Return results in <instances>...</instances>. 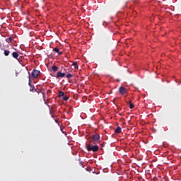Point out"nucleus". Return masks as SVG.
Segmentation results:
<instances>
[{
  "instance_id": "nucleus-12",
  "label": "nucleus",
  "mask_w": 181,
  "mask_h": 181,
  "mask_svg": "<svg viewBox=\"0 0 181 181\" xmlns=\"http://www.w3.org/2000/svg\"><path fill=\"white\" fill-rule=\"evenodd\" d=\"M52 69L53 71H57L59 70V67H57L56 66H52Z\"/></svg>"
},
{
  "instance_id": "nucleus-4",
  "label": "nucleus",
  "mask_w": 181,
  "mask_h": 181,
  "mask_svg": "<svg viewBox=\"0 0 181 181\" xmlns=\"http://www.w3.org/2000/svg\"><path fill=\"white\" fill-rule=\"evenodd\" d=\"M119 93L122 95H124V94H127L128 93V90H127V88H124L123 86H120L119 88Z\"/></svg>"
},
{
  "instance_id": "nucleus-10",
  "label": "nucleus",
  "mask_w": 181,
  "mask_h": 181,
  "mask_svg": "<svg viewBox=\"0 0 181 181\" xmlns=\"http://www.w3.org/2000/svg\"><path fill=\"white\" fill-rule=\"evenodd\" d=\"M10 53H11V51L8 49H4V56H9Z\"/></svg>"
},
{
  "instance_id": "nucleus-11",
  "label": "nucleus",
  "mask_w": 181,
  "mask_h": 181,
  "mask_svg": "<svg viewBox=\"0 0 181 181\" xmlns=\"http://www.w3.org/2000/svg\"><path fill=\"white\" fill-rule=\"evenodd\" d=\"M72 66H74L75 67V69H78V64L77 63V62H74L72 64Z\"/></svg>"
},
{
  "instance_id": "nucleus-14",
  "label": "nucleus",
  "mask_w": 181,
  "mask_h": 181,
  "mask_svg": "<svg viewBox=\"0 0 181 181\" xmlns=\"http://www.w3.org/2000/svg\"><path fill=\"white\" fill-rule=\"evenodd\" d=\"M129 105L130 110H132V108H134V105H133L132 102L129 101Z\"/></svg>"
},
{
  "instance_id": "nucleus-3",
  "label": "nucleus",
  "mask_w": 181,
  "mask_h": 181,
  "mask_svg": "<svg viewBox=\"0 0 181 181\" xmlns=\"http://www.w3.org/2000/svg\"><path fill=\"white\" fill-rule=\"evenodd\" d=\"M39 74H40V71L33 69L31 73V77H33V78H37V77H39Z\"/></svg>"
},
{
  "instance_id": "nucleus-9",
  "label": "nucleus",
  "mask_w": 181,
  "mask_h": 181,
  "mask_svg": "<svg viewBox=\"0 0 181 181\" xmlns=\"http://www.w3.org/2000/svg\"><path fill=\"white\" fill-rule=\"evenodd\" d=\"M122 129L118 126L115 130V134H121Z\"/></svg>"
},
{
  "instance_id": "nucleus-5",
  "label": "nucleus",
  "mask_w": 181,
  "mask_h": 181,
  "mask_svg": "<svg viewBox=\"0 0 181 181\" xmlns=\"http://www.w3.org/2000/svg\"><path fill=\"white\" fill-rule=\"evenodd\" d=\"M66 76V74L65 73H63L62 71H58L57 72V76H56V78H63Z\"/></svg>"
},
{
  "instance_id": "nucleus-15",
  "label": "nucleus",
  "mask_w": 181,
  "mask_h": 181,
  "mask_svg": "<svg viewBox=\"0 0 181 181\" xmlns=\"http://www.w3.org/2000/svg\"><path fill=\"white\" fill-rule=\"evenodd\" d=\"M13 39V37H10L8 39L6 40L7 43H11V42H12Z\"/></svg>"
},
{
  "instance_id": "nucleus-16",
  "label": "nucleus",
  "mask_w": 181,
  "mask_h": 181,
  "mask_svg": "<svg viewBox=\"0 0 181 181\" xmlns=\"http://www.w3.org/2000/svg\"><path fill=\"white\" fill-rule=\"evenodd\" d=\"M66 78H71L73 77V75L71 74H68L66 75Z\"/></svg>"
},
{
  "instance_id": "nucleus-7",
  "label": "nucleus",
  "mask_w": 181,
  "mask_h": 181,
  "mask_svg": "<svg viewBox=\"0 0 181 181\" xmlns=\"http://www.w3.org/2000/svg\"><path fill=\"white\" fill-rule=\"evenodd\" d=\"M12 56H13V57L14 59H16V60H18V62H19V59H18V58L19 57V54H18V52H13L12 53Z\"/></svg>"
},
{
  "instance_id": "nucleus-2",
  "label": "nucleus",
  "mask_w": 181,
  "mask_h": 181,
  "mask_svg": "<svg viewBox=\"0 0 181 181\" xmlns=\"http://www.w3.org/2000/svg\"><path fill=\"white\" fill-rule=\"evenodd\" d=\"M100 137L98 135V134H95L93 135V136L91 137V139L90 140L89 142H91V144H93V145L100 144Z\"/></svg>"
},
{
  "instance_id": "nucleus-13",
  "label": "nucleus",
  "mask_w": 181,
  "mask_h": 181,
  "mask_svg": "<svg viewBox=\"0 0 181 181\" xmlns=\"http://www.w3.org/2000/svg\"><path fill=\"white\" fill-rule=\"evenodd\" d=\"M59 97L60 98V97H64V92H63V91H59Z\"/></svg>"
},
{
  "instance_id": "nucleus-1",
  "label": "nucleus",
  "mask_w": 181,
  "mask_h": 181,
  "mask_svg": "<svg viewBox=\"0 0 181 181\" xmlns=\"http://www.w3.org/2000/svg\"><path fill=\"white\" fill-rule=\"evenodd\" d=\"M93 144L91 143V141H89V144H86V148L88 152H98V149H100V147H98V145H93Z\"/></svg>"
},
{
  "instance_id": "nucleus-8",
  "label": "nucleus",
  "mask_w": 181,
  "mask_h": 181,
  "mask_svg": "<svg viewBox=\"0 0 181 181\" xmlns=\"http://www.w3.org/2000/svg\"><path fill=\"white\" fill-rule=\"evenodd\" d=\"M54 52H55V53H57L59 56H62V54H63V52H60V50L57 47H55L54 49Z\"/></svg>"
},
{
  "instance_id": "nucleus-18",
  "label": "nucleus",
  "mask_w": 181,
  "mask_h": 181,
  "mask_svg": "<svg viewBox=\"0 0 181 181\" xmlns=\"http://www.w3.org/2000/svg\"><path fill=\"white\" fill-rule=\"evenodd\" d=\"M29 76H30V72H28Z\"/></svg>"
},
{
  "instance_id": "nucleus-6",
  "label": "nucleus",
  "mask_w": 181,
  "mask_h": 181,
  "mask_svg": "<svg viewBox=\"0 0 181 181\" xmlns=\"http://www.w3.org/2000/svg\"><path fill=\"white\" fill-rule=\"evenodd\" d=\"M28 85L30 86V91H37L36 89H35V86H32V83H30V75L29 76V83Z\"/></svg>"
},
{
  "instance_id": "nucleus-17",
  "label": "nucleus",
  "mask_w": 181,
  "mask_h": 181,
  "mask_svg": "<svg viewBox=\"0 0 181 181\" xmlns=\"http://www.w3.org/2000/svg\"><path fill=\"white\" fill-rule=\"evenodd\" d=\"M63 100H64V101H67L69 100V96L67 95H64L63 96Z\"/></svg>"
}]
</instances>
